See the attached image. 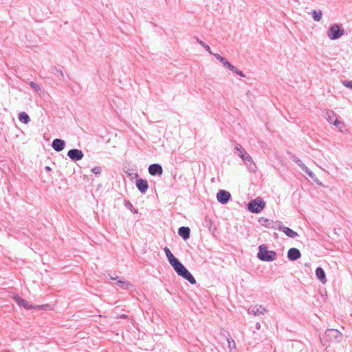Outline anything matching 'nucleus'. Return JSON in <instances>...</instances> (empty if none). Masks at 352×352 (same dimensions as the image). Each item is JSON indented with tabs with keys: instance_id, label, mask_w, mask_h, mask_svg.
<instances>
[{
	"instance_id": "obj_21",
	"label": "nucleus",
	"mask_w": 352,
	"mask_h": 352,
	"mask_svg": "<svg viewBox=\"0 0 352 352\" xmlns=\"http://www.w3.org/2000/svg\"><path fill=\"white\" fill-rule=\"evenodd\" d=\"M19 120L24 124H28L30 121L29 116L25 112H21L19 113Z\"/></svg>"
},
{
	"instance_id": "obj_41",
	"label": "nucleus",
	"mask_w": 352,
	"mask_h": 352,
	"mask_svg": "<svg viewBox=\"0 0 352 352\" xmlns=\"http://www.w3.org/2000/svg\"><path fill=\"white\" fill-rule=\"evenodd\" d=\"M135 175L136 177H138V173H135Z\"/></svg>"
},
{
	"instance_id": "obj_24",
	"label": "nucleus",
	"mask_w": 352,
	"mask_h": 352,
	"mask_svg": "<svg viewBox=\"0 0 352 352\" xmlns=\"http://www.w3.org/2000/svg\"><path fill=\"white\" fill-rule=\"evenodd\" d=\"M302 170L309 175V177H311L312 179L316 181V177L315 174L306 166L304 167Z\"/></svg>"
},
{
	"instance_id": "obj_6",
	"label": "nucleus",
	"mask_w": 352,
	"mask_h": 352,
	"mask_svg": "<svg viewBox=\"0 0 352 352\" xmlns=\"http://www.w3.org/2000/svg\"><path fill=\"white\" fill-rule=\"evenodd\" d=\"M14 300L17 303L18 305L21 307H23L26 309H43L44 305H38L36 307L33 306L32 305L29 304L28 302L25 301L24 299L21 298L19 296H14Z\"/></svg>"
},
{
	"instance_id": "obj_5",
	"label": "nucleus",
	"mask_w": 352,
	"mask_h": 352,
	"mask_svg": "<svg viewBox=\"0 0 352 352\" xmlns=\"http://www.w3.org/2000/svg\"><path fill=\"white\" fill-rule=\"evenodd\" d=\"M325 337L331 342L340 343L342 340L343 335L337 329H329L326 331Z\"/></svg>"
},
{
	"instance_id": "obj_28",
	"label": "nucleus",
	"mask_w": 352,
	"mask_h": 352,
	"mask_svg": "<svg viewBox=\"0 0 352 352\" xmlns=\"http://www.w3.org/2000/svg\"><path fill=\"white\" fill-rule=\"evenodd\" d=\"M30 86L36 92H38V91L41 90L40 86L38 84H36V83H35L34 82H30Z\"/></svg>"
},
{
	"instance_id": "obj_29",
	"label": "nucleus",
	"mask_w": 352,
	"mask_h": 352,
	"mask_svg": "<svg viewBox=\"0 0 352 352\" xmlns=\"http://www.w3.org/2000/svg\"><path fill=\"white\" fill-rule=\"evenodd\" d=\"M230 71H232V72L235 73L236 74L241 76V77H245V74L243 73V72L239 70L236 67H234L233 65V69H230Z\"/></svg>"
},
{
	"instance_id": "obj_31",
	"label": "nucleus",
	"mask_w": 352,
	"mask_h": 352,
	"mask_svg": "<svg viewBox=\"0 0 352 352\" xmlns=\"http://www.w3.org/2000/svg\"><path fill=\"white\" fill-rule=\"evenodd\" d=\"M91 171L93 172V173H94L95 175H98L101 173L102 171V169L100 166H95L92 169H91Z\"/></svg>"
},
{
	"instance_id": "obj_32",
	"label": "nucleus",
	"mask_w": 352,
	"mask_h": 352,
	"mask_svg": "<svg viewBox=\"0 0 352 352\" xmlns=\"http://www.w3.org/2000/svg\"><path fill=\"white\" fill-rule=\"evenodd\" d=\"M164 250V252H165L167 258H169L170 256H173V254H172V252H170V250H169L168 248L165 247Z\"/></svg>"
},
{
	"instance_id": "obj_35",
	"label": "nucleus",
	"mask_w": 352,
	"mask_h": 352,
	"mask_svg": "<svg viewBox=\"0 0 352 352\" xmlns=\"http://www.w3.org/2000/svg\"><path fill=\"white\" fill-rule=\"evenodd\" d=\"M55 70H56L57 74L61 76L62 77L64 76L63 72L61 69L55 67Z\"/></svg>"
},
{
	"instance_id": "obj_17",
	"label": "nucleus",
	"mask_w": 352,
	"mask_h": 352,
	"mask_svg": "<svg viewBox=\"0 0 352 352\" xmlns=\"http://www.w3.org/2000/svg\"><path fill=\"white\" fill-rule=\"evenodd\" d=\"M243 162L250 171L253 173L256 171V166L250 155H248V157L243 160Z\"/></svg>"
},
{
	"instance_id": "obj_37",
	"label": "nucleus",
	"mask_w": 352,
	"mask_h": 352,
	"mask_svg": "<svg viewBox=\"0 0 352 352\" xmlns=\"http://www.w3.org/2000/svg\"><path fill=\"white\" fill-rule=\"evenodd\" d=\"M195 38L196 41H197L199 44H200L201 45H203L204 41H202L201 40H200L198 37H195Z\"/></svg>"
},
{
	"instance_id": "obj_3",
	"label": "nucleus",
	"mask_w": 352,
	"mask_h": 352,
	"mask_svg": "<svg viewBox=\"0 0 352 352\" xmlns=\"http://www.w3.org/2000/svg\"><path fill=\"white\" fill-rule=\"evenodd\" d=\"M265 206V203L261 197L251 200L248 205V210L252 213H259Z\"/></svg>"
},
{
	"instance_id": "obj_4",
	"label": "nucleus",
	"mask_w": 352,
	"mask_h": 352,
	"mask_svg": "<svg viewBox=\"0 0 352 352\" xmlns=\"http://www.w3.org/2000/svg\"><path fill=\"white\" fill-rule=\"evenodd\" d=\"M327 34L331 40H336L344 34V30L340 25L336 23L329 28Z\"/></svg>"
},
{
	"instance_id": "obj_25",
	"label": "nucleus",
	"mask_w": 352,
	"mask_h": 352,
	"mask_svg": "<svg viewBox=\"0 0 352 352\" xmlns=\"http://www.w3.org/2000/svg\"><path fill=\"white\" fill-rule=\"evenodd\" d=\"M292 159L294 162H295L296 164H298L302 168V170L304 168V167L306 166L303 164V162L296 156H293Z\"/></svg>"
},
{
	"instance_id": "obj_26",
	"label": "nucleus",
	"mask_w": 352,
	"mask_h": 352,
	"mask_svg": "<svg viewBox=\"0 0 352 352\" xmlns=\"http://www.w3.org/2000/svg\"><path fill=\"white\" fill-rule=\"evenodd\" d=\"M124 205L125 206L129 209L134 214H136L138 213V210L135 209L133 206V205L131 204V203L129 201H125V203H124Z\"/></svg>"
},
{
	"instance_id": "obj_1",
	"label": "nucleus",
	"mask_w": 352,
	"mask_h": 352,
	"mask_svg": "<svg viewBox=\"0 0 352 352\" xmlns=\"http://www.w3.org/2000/svg\"><path fill=\"white\" fill-rule=\"evenodd\" d=\"M168 261L179 276L187 280L191 284L196 283V280L193 276L174 255L168 258Z\"/></svg>"
},
{
	"instance_id": "obj_27",
	"label": "nucleus",
	"mask_w": 352,
	"mask_h": 352,
	"mask_svg": "<svg viewBox=\"0 0 352 352\" xmlns=\"http://www.w3.org/2000/svg\"><path fill=\"white\" fill-rule=\"evenodd\" d=\"M259 222L262 226H265L266 227H270L271 225L270 220L264 217L260 218Z\"/></svg>"
},
{
	"instance_id": "obj_2",
	"label": "nucleus",
	"mask_w": 352,
	"mask_h": 352,
	"mask_svg": "<svg viewBox=\"0 0 352 352\" xmlns=\"http://www.w3.org/2000/svg\"><path fill=\"white\" fill-rule=\"evenodd\" d=\"M257 256L260 260L263 261H272L275 260L276 253L272 250H267L265 245H261L258 248Z\"/></svg>"
},
{
	"instance_id": "obj_8",
	"label": "nucleus",
	"mask_w": 352,
	"mask_h": 352,
	"mask_svg": "<svg viewBox=\"0 0 352 352\" xmlns=\"http://www.w3.org/2000/svg\"><path fill=\"white\" fill-rule=\"evenodd\" d=\"M217 199L219 203L222 204H226L231 199V195L228 191H226L225 190H220L217 193Z\"/></svg>"
},
{
	"instance_id": "obj_33",
	"label": "nucleus",
	"mask_w": 352,
	"mask_h": 352,
	"mask_svg": "<svg viewBox=\"0 0 352 352\" xmlns=\"http://www.w3.org/2000/svg\"><path fill=\"white\" fill-rule=\"evenodd\" d=\"M342 85H343L344 86H345L346 87H348V88L352 89V81L343 80V81H342Z\"/></svg>"
},
{
	"instance_id": "obj_13",
	"label": "nucleus",
	"mask_w": 352,
	"mask_h": 352,
	"mask_svg": "<svg viewBox=\"0 0 352 352\" xmlns=\"http://www.w3.org/2000/svg\"><path fill=\"white\" fill-rule=\"evenodd\" d=\"M301 256V253L300 250L295 248H290L287 252V258L290 261H296Z\"/></svg>"
},
{
	"instance_id": "obj_20",
	"label": "nucleus",
	"mask_w": 352,
	"mask_h": 352,
	"mask_svg": "<svg viewBox=\"0 0 352 352\" xmlns=\"http://www.w3.org/2000/svg\"><path fill=\"white\" fill-rule=\"evenodd\" d=\"M190 230L188 227L182 226L179 228L178 234L184 240H186L190 237Z\"/></svg>"
},
{
	"instance_id": "obj_15",
	"label": "nucleus",
	"mask_w": 352,
	"mask_h": 352,
	"mask_svg": "<svg viewBox=\"0 0 352 352\" xmlns=\"http://www.w3.org/2000/svg\"><path fill=\"white\" fill-rule=\"evenodd\" d=\"M136 187L140 192L145 193L148 188V184L146 180L138 179L136 181Z\"/></svg>"
},
{
	"instance_id": "obj_40",
	"label": "nucleus",
	"mask_w": 352,
	"mask_h": 352,
	"mask_svg": "<svg viewBox=\"0 0 352 352\" xmlns=\"http://www.w3.org/2000/svg\"><path fill=\"white\" fill-rule=\"evenodd\" d=\"M45 168L47 170H50V168L49 166H46Z\"/></svg>"
},
{
	"instance_id": "obj_7",
	"label": "nucleus",
	"mask_w": 352,
	"mask_h": 352,
	"mask_svg": "<svg viewBox=\"0 0 352 352\" xmlns=\"http://www.w3.org/2000/svg\"><path fill=\"white\" fill-rule=\"evenodd\" d=\"M67 156L72 160L77 162L83 158L84 154L81 150L77 148H72L67 152Z\"/></svg>"
},
{
	"instance_id": "obj_36",
	"label": "nucleus",
	"mask_w": 352,
	"mask_h": 352,
	"mask_svg": "<svg viewBox=\"0 0 352 352\" xmlns=\"http://www.w3.org/2000/svg\"><path fill=\"white\" fill-rule=\"evenodd\" d=\"M195 38L196 41H197L199 44H200L201 45H203L204 41H202L201 40H200L198 37H195Z\"/></svg>"
},
{
	"instance_id": "obj_11",
	"label": "nucleus",
	"mask_w": 352,
	"mask_h": 352,
	"mask_svg": "<svg viewBox=\"0 0 352 352\" xmlns=\"http://www.w3.org/2000/svg\"><path fill=\"white\" fill-rule=\"evenodd\" d=\"M148 173L153 176H161L163 173V169L161 165L159 164H152L148 168Z\"/></svg>"
},
{
	"instance_id": "obj_14",
	"label": "nucleus",
	"mask_w": 352,
	"mask_h": 352,
	"mask_svg": "<svg viewBox=\"0 0 352 352\" xmlns=\"http://www.w3.org/2000/svg\"><path fill=\"white\" fill-rule=\"evenodd\" d=\"M52 146L57 152L63 151L65 146V142L61 139H54L52 142Z\"/></svg>"
},
{
	"instance_id": "obj_34",
	"label": "nucleus",
	"mask_w": 352,
	"mask_h": 352,
	"mask_svg": "<svg viewBox=\"0 0 352 352\" xmlns=\"http://www.w3.org/2000/svg\"><path fill=\"white\" fill-rule=\"evenodd\" d=\"M201 46H202L203 47H204V48L206 49V50L207 52H208L210 54H212H212H214L213 52H212V51H211V49H210V46H209L208 45H207L206 43H204V42L203 45H201Z\"/></svg>"
},
{
	"instance_id": "obj_22",
	"label": "nucleus",
	"mask_w": 352,
	"mask_h": 352,
	"mask_svg": "<svg viewBox=\"0 0 352 352\" xmlns=\"http://www.w3.org/2000/svg\"><path fill=\"white\" fill-rule=\"evenodd\" d=\"M311 14L314 21H320L321 20L322 16V12L321 10H314L311 11Z\"/></svg>"
},
{
	"instance_id": "obj_38",
	"label": "nucleus",
	"mask_w": 352,
	"mask_h": 352,
	"mask_svg": "<svg viewBox=\"0 0 352 352\" xmlns=\"http://www.w3.org/2000/svg\"><path fill=\"white\" fill-rule=\"evenodd\" d=\"M255 327L257 330L261 329V324L259 322H256L255 324Z\"/></svg>"
},
{
	"instance_id": "obj_9",
	"label": "nucleus",
	"mask_w": 352,
	"mask_h": 352,
	"mask_svg": "<svg viewBox=\"0 0 352 352\" xmlns=\"http://www.w3.org/2000/svg\"><path fill=\"white\" fill-rule=\"evenodd\" d=\"M267 312V309L262 305H254L250 306L248 309V313L249 314H253L254 316L263 315Z\"/></svg>"
},
{
	"instance_id": "obj_30",
	"label": "nucleus",
	"mask_w": 352,
	"mask_h": 352,
	"mask_svg": "<svg viewBox=\"0 0 352 352\" xmlns=\"http://www.w3.org/2000/svg\"><path fill=\"white\" fill-rule=\"evenodd\" d=\"M227 341H228V347L230 349H234L235 348V342L234 341L233 339H232L231 338H227Z\"/></svg>"
},
{
	"instance_id": "obj_19",
	"label": "nucleus",
	"mask_w": 352,
	"mask_h": 352,
	"mask_svg": "<svg viewBox=\"0 0 352 352\" xmlns=\"http://www.w3.org/2000/svg\"><path fill=\"white\" fill-rule=\"evenodd\" d=\"M234 148L238 152V155L243 160V161L245 158L248 157L249 154L240 144H236Z\"/></svg>"
},
{
	"instance_id": "obj_18",
	"label": "nucleus",
	"mask_w": 352,
	"mask_h": 352,
	"mask_svg": "<svg viewBox=\"0 0 352 352\" xmlns=\"http://www.w3.org/2000/svg\"><path fill=\"white\" fill-rule=\"evenodd\" d=\"M316 276L317 278L322 283H327V278L325 272L323 270V269L320 267H318L316 270Z\"/></svg>"
},
{
	"instance_id": "obj_39",
	"label": "nucleus",
	"mask_w": 352,
	"mask_h": 352,
	"mask_svg": "<svg viewBox=\"0 0 352 352\" xmlns=\"http://www.w3.org/2000/svg\"><path fill=\"white\" fill-rule=\"evenodd\" d=\"M110 278L111 280H118L119 279L118 276H110Z\"/></svg>"
},
{
	"instance_id": "obj_23",
	"label": "nucleus",
	"mask_w": 352,
	"mask_h": 352,
	"mask_svg": "<svg viewBox=\"0 0 352 352\" xmlns=\"http://www.w3.org/2000/svg\"><path fill=\"white\" fill-rule=\"evenodd\" d=\"M116 284L122 288H126L131 285L129 281L124 280L123 279H118Z\"/></svg>"
},
{
	"instance_id": "obj_10",
	"label": "nucleus",
	"mask_w": 352,
	"mask_h": 352,
	"mask_svg": "<svg viewBox=\"0 0 352 352\" xmlns=\"http://www.w3.org/2000/svg\"><path fill=\"white\" fill-rule=\"evenodd\" d=\"M326 118L329 123L333 124L338 128L343 126V123L337 119V116L333 111H327L326 113ZM341 131V129H340Z\"/></svg>"
},
{
	"instance_id": "obj_16",
	"label": "nucleus",
	"mask_w": 352,
	"mask_h": 352,
	"mask_svg": "<svg viewBox=\"0 0 352 352\" xmlns=\"http://www.w3.org/2000/svg\"><path fill=\"white\" fill-rule=\"evenodd\" d=\"M212 55L218 60L224 67L229 69H233V65H232L226 58L221 56L219 54L214 53Z\"/></svg>"
},
{
	"instance_id": "obj_12",
	"label": "nucleus",
	"mask_w": 352,
	"mask_h": 352,
	"mask_svg": "<svg viewBox=\"0 0 352 352\" xmlns=\"http://www.w3.org/2000/svg\"><path fill=\"white\" fill-rule=\"evenodd\" d=\"M278 230L284 232L287 236L290 238H296L298 236V234L296 232L294 231L288 227L285 226L282 223L278 224Z\"/></svg>"
}]
</instances>
